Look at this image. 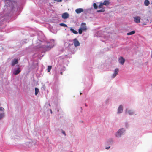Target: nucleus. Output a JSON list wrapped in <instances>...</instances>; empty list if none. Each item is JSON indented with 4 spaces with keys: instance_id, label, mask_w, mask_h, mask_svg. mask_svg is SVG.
Instances as JSON below:
<instances>
[{
    "instance_id": "obj_11",
    "label": "nucleus",
    "mask_w": 152,
    "mask_h": 152,
    "mask_svg": "<svg viewBox=\"0 0 152 152\" xmlns=\"http://www.w3.org/2000/svg\"><path fill=\"white\" fill-rule=\"evenodd\" d=\"M18 62V59H14L12 62V66H14L15 64H17Z\"/></svg>"
},
{
    "instance_id": "obj_32",
    "label": "nucleus",
    "mask_w": 152,
    "mask_h": 152,
    "mask_svg": "<svg viewBox=\"0 0 152 152\" xmlns=\"http://www.w3.org/2000/svg\"><path fill=\"white\" fill-rule=\"evenodd\" d=\"M80 95H81L82 94V93H80Z\"/></svg>"
},
{
    "instance_id": "obj_9",
    "label": "nucleus",
    "mask_w": 152,
    "mask_h": 152,
    "mask_svg": "<svg viewBox=\"0 0 152 152\" xmlns=\"http://www.w3.org/2000/svg\"><path fill=\"white\" fill-rule=\"evenodd\" d=\"M118 69H116L115 71L114 74H113L112 77L113 78H114L118 74Z\"/></svg>"
},
{
    "instance_id": "obj_4",
    "label": "nucleus",
    "mask_w": 152,
    "mask_h": 152,
    "mask_svg": "<svg viewBox=\"0 0 152 152\" xmlns=\"http://www.w3.org/2000/svg\"><path fill=\"white\" fill-rule=\"evenodd\" d=\"M134 19V22L137 23H139L140 22V18L139 16H137L133 18Z\"/></svg>"
},
{
    "instance_id": "obj_19",
    "label": "nucleus",
    "mask_w": 152,
    "mask_h": 152,
    "mask_svg": "<svg viewBox=\"0 0 152 152\" xmlns=\"http://www.w3.org/2000/svg\"><path fill=\"white\" fill-rule=\"evenodd\" d=\"M105 10L104 8H103L101 10H98L97 11V12H103Z\"/></svg>"
},
{
    "instance_id": "obj_18",
    "label": "nucleus",
    "mask_w": 152,
    "mask_h": 152,
    "mask_svg": "<svg viewBox=\"0 0 152 152\" xmlns=\"http://www.w3.org/2000/svg\"><path fill=\"white\" fill-rule=\"evenodd\" d=\"M39 91V89L38 88H35V94L36 95L37 94Z\"/></svg>"
},
{
    "instance_id": "obj_23",
    "label": "nucleus",
    "mask_w": 152,
    "mask_h": 152,
    "mask_svg": "<svg viewBox=\"0 0 152 152\" xmlns=\"http://www.w3.org/2000/svg\"><path fill=\"white\" fill-rule=\"evenodd\" d=\"M93 6L95 9H97L98 7L96 5V4L95 3H94L93 4Z\"/></svg>"
},
{
    "instance_id": "obj_34",
    "label": "nucleus",
    "mask_w": 152,
    "mask_h": 152,
    "mask_svg": "<svg viewBox=\"0 0 152 152\" xmlns=\"http://www.w3.org/2000/svg\"><path fill=\"white\" fill-rule=\"evenodd\" d=\"M61 74L62 75V72H61Z\"/></svg>"
},
{
    "instance_id": "obj_17",
    "label": "nucleus",
    "mask_w": 152,
    "mask_h": 152,
    "mask_svg": "<svg viewBox=\"0 0 152 152\" xmlns=\"http://www.w3.org/2000/svg\"><path fill=\"white\" fill-rule=\"evenodd\" d=\"M52 47H50L49 46H45L44 48H45L46 50H50Z\"/></svg>"
},
{
    "instance_id": "obj_3",
    "label": "nucleus",
    "mask_w": 152,
    "mask_h": 152,
    "mask_svg": "<svg viewBox=\"0 0 152 152\" xmlns=\"http://www.w3.org/2000/svg\"><path fill=\"white\" fill-rule=\"evenodd\" d=\"M80 28L83 30V31H86L87 29L86 24L85 23H82L81 25Z\"/></svg>"
},
{
    "instance_id": "obj_30",
    "label": "nucleus",
    "mask_w": 152,
    "mask_h": 152,
    "mask_svg": "<svg viewBox=\"0 0 152 152\" xmlns=\"http://www.w3.org/2000/svg\"><path fill=\"white\" fill-rule=\"evenodd\" d=\"M85 106H86V107H87V105L86 104H85Z\"/></svg>"
},
{
    "instance_id": "obj_22",
    "label": "nucleus",
    "mask_w": 152,
    "mask_h": 152,
    "mask_svg": "<svg viewBox=\"0 0 152 152\" xmlns=\"http://www.w3.org/2000/svg\"><path fill=\"white\" fill-rule=\"evenodd\" d=\"M83 31V30H82L81 28H80L79 29V33L80 34H82V31Z\"/></svg>"
},
{
    "instance_id": "obj_28",
    "label": "nucleus",
    "mask_w": 152,
    "mask_h": 152,
    "mask_svg": "<svg viewBox=\"0 0 152 152\" xmlns=\"http://www.w3.org/2000/svg\"><path fill=\"white\" fill-rule=\"evenodd\" d=\"M62 133L65 135H66L65 132L64 131H62Z\"/></svg>"
},
{
    "instance_id": "obj_31",
    "label": "nucleus",
    "mask_w": 152,
    "mask_h": 152,
    "mask_svg": "<svg viewBox=\"0 0 152 152\" xmlns=\"http://www.w3.org/2000/svg\"><path fill=\"white\" fill-rule=\"evenodd\" d=\"M50 111H51V113H52V111L51 110H50Z\"/></svg>"
},
{
    "instance_id": "obj_33",
    "label": "nucleus",
    "mask_w": 152,
    "mask_h": 152,
    "mask_svg": "<svg viewBox=\"0 0 152 152\" xmlns=\"http://www.w3.org/2000/svg\"><path fill=\"white\" fill-rule=\"evenodd\" d=\"M151 58H152V54H151Z\"/></svg>"
},
{
    "instance_id": "obj_8",
    "label": "nucleus",
    "mask_w": 152,
    "mask_h": 152,
    "mask_svg": "<svg viewBox=\"0 0 152 152\" xmlns=\"http://www.w3.org/2000/svg\"><path fill=\"white\" fill-rule=\"evenodd\" d=\"M126 113H128L130 115H132L133 114L134 112L132 110H128L126 109Z\"/></svg>"
},
{
    "instance_id": "obj_16",
    "label": "nucleus",
    "mask_w": 152,
    "mask_h": 152,
    "mask_svg": "<svg viewBox=\"0 0 152 152\" xmlns=\"http://www.w3.org/2000/svg\"><path fill=\"white\" fill-rule=\"evenodd\" d=\"M70 30L72 31L74 34H77L78 33L77 31L73 29L72 28H70Z\"/></svg>"
},
{
    "instance_id": "obj_7",
    "label": "nucleus",
    "mask_w": 152,
    "mask_h": 152,
    "mask_svg": "<svg viewBox=\"0 0 152 152\" xmlns=\"http://www.w3.org/2000/svg\"><path fill=\"white\" fill-rule=\"evenodd\" d=\"M123 111V107L122 105H120L118 109V113L119 114L121 113Z\"/></svg>"
},
{
    "instance_id": "obj_5",
    "label": "nucleus",
    "mask_w": 152,
    "mask_h": 152,
    "mask_svg": "<svg viewBox=\"0 0 152 152\" xmlns=\"http://www.w3.org/2000/svg\"><path fill=\"white\" fill-rule=\"evenodd\" d=\"M118 61L119 63L123 65L125 62V60L123 57H120L118 59Z\"/></svg>"
},
{
    "instance_id": "obj_15",
    "label": "nucleus",
    "mask_w": 152,
    "mask_h": 152,
    "mask_svg": "<svg viewBox=\"0 0 152 152\" xmlns=\"http://www.w3.org/2000/svg\"><path fill=\"white\" fill-rule=\"evenodd\" d=\"M149 2L148 0H145L144 4L145 6H148L149 4Z\"/></svg>"
},
{
    "instance_id": "obj_25",
    "label": "nucleus",
    "mask_w": 152,
    "mask_h": 152,
    "mask_svg": "<svg viewBox=\"0 0 152 152\" xmlns=\"http://www.w3.org/2000/svg\"><path fill=\"white\" fill-rule=\"evenodd\" d=\"M4 116V114H0V119L2 118Z\"/></svg>"
},
{
    "instance_id": "obj_6",
    "label": "nucleus",
    "mask_w": 152,
    "mask_h": 152,
    "mask_svg": "<svg viewBox=\"0 0 152 152\" xmlns=\"http://www.w3.org/2000/svg\"><path fill=\"white\" fill-rule=\"evenodd\" d=\"M69 14L66 12L64 13L62 15V18L64 19L67 18L69 17Z\"/></svg>"
},
{
    "instance_id": "obj_29",
    "label": "nucleus",
    "mask_w": 152,
    "mask_h": 152,
    "mask_svg": "<svg viewBox=\"0 0 152 152\" xmlns=\"http://www.w3.org/2000/svg\"><path fill=\"white\" fill-rule=\"evenodd\" d=\"M110 148V146L108 147H106V149H108Z\"/></svg>"
},
{
    "instance_id": "obj_10",
    "label": "nucleus",
    "mask_w": 152,
    "mask_h": 152,
    "mask_svg": "<svg viewBox=\"0 0 152 152\" xmlns=\"http://www.w3.org/2000/svg\"><path fill=\"white\" fill-rule=\"evenodd\" d=\"M83 10L82 8H78L75 10L76 12L77 13H80L83 12Z\"/></svg>"
},
{
    "instance_id": "obj_1",
    "label": "nucleus",
    "mask_w": 152,
    "mask_h": 152,
    "mask_svg": "<svg viewBox=\"0 0 152 152\" xmlns=\"http://www.w3.org/2000/svg\"><path fill=\"white\" fill-rule=\"evenodd\" d=\"M124 132L123 129H120L116 133V136L117 137L120 136Z\"/></svg>"
},
{
    "instance_id": "obj_26",
    "label": "nucleus",
    "mask_w": 152,
    "mask_h": 152,
    "mask_svg": "<svg viewBox=\"0 0 152 152\" xmlns=\"http://www.w3.org/2000/svg\"><path fill=\"white\" fill-rule=\"evenodd\" d=\"M4 110V109L2 107H0V111H3Z\"/></svg>"
},
{
    "instance_id": "obj_13",
    "label": "nucleus",
    "mask_w": 152,
    "mask_h": 152,
    "mask_svg": "<svg viewBox=\"0 0 152 152\" xmlns=\"http://www.w3.org/2000/svg\"><path fill=\"white\" fill-rule=\"evenodd\" d=\"M102 4L103 5H108L109 4V2L107 1H105L103 3H102Z\"/></svg>"
},
{
    "instance_id": "obj_27",
    "label": "nucleus",
    "mask_w": 152,
    "mask_h": 152,
    "mask_svg": "<svg viewBox=\"0 0 152 152\" xmlns=\"http://www.w3.org/2000/svg\"><path fill=\"white\" fill-rule=\"evenodd\" d=\"M55 1H56L58 2H61L62 1V0H54Z\"/></svg>"
},
{
    "instance_id": "obj_14",
    "label": "nucleus",
    "mask_w": 152,
    "mask_h": 152,
    "mask_svg": "<svg viewBox=\"0 0 152 152\" xmlns=\"http://www.w3.org/2000/svg\"><path fill=\"white\" fill-rule=\"evenodd\" d=\"M135 33V31L134 30V31H133L127 33V35H132V34H134Z\"/></svg>"
},
{
    "instance_id": "obj_12",
    "label": "nucleus",
    "mask_w": 152,
    "mask_h": 152,
    "mask_svg": "<svg viewBox=\"0 0 152 152\" xmlns=\"http://www.w3.org/2000/svg\"><path fill=\"white\" fill-rule=\"evenodd\" d=\"M20 72V68H18L17 70H16L14 71L13 72V74L15 75H18Z\"/></svg>"
},
{
    "instance_id": "obj_21",
    "label": "nucleus",
    "mask_w": 152,
    "mask_h": 152,
    "mask_svg": "<svg viewBox=\"0 0 152 152\" xmlns=\"http://www.w3.org/2000/svg\"><path fill=\"white\" fill-rule=\"evenodd\" d=\"M60 25L61 26L64 27H67V26L66 24L64 23H61L60 24Z\"/></svg>"
},
{
    "instance_id": "obj_2",
    "label": "nucleus",
    "mask_w": 152,
    "mask_h": 152,
    "mask_svg": "<svg viewBox=\"0 0 152 152\" xmlns=\"http://www.w3.org/2000/svg\"><path fill=\"white\" fill-rule=\"evenodd\" d=\"M73 43L75 47L79 46L80 45L79 42L76 38H75L74 39Z\"/></svg>"
},
{
    "instance_id": "obj_24",
    "label": "nucleus",
    "mask_w": 152,
    "mask_h": 152,
    "mask_svg": "<svg viewBox=\"0 0 152 152\" xmlns=\"http://www.w3.org/2000/svg\"><path fill=\"white\" fill-rule=\"evenodd\" d=\"M103 5L102 4V3H100V4H99V8H102V6Z\"/></svg>"
},
{
    "instance_id": "obj_20",
    "label": "nucleus",
    "mask_w": 152,
    "mask_h": 152,
    "mask_svg": "<svg viewBox=\"0 0 152 152\" xmlns=\"http://www.w3.org/2000/svg\"><path fill=\"white\" fill-rule=\"evenodd\" d=\"M51 68H52V66H48V69H47L48 72H50V70L51 69Z\"/></svg>"
}]
</instances>
